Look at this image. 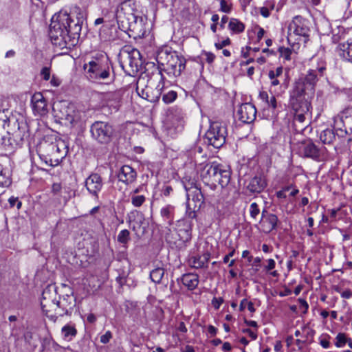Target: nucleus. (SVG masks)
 Masks as SVG:
<instances>
[{
    "instance_id": "obj_8",
    "label": "nucleus",
    "mask_w": 352,
    "mask_h": 352,
    "mask_svg": "<svg viewBox=\"0 0 352 352\" xmlns=\"http://www.w3.org/2000/svg\"><path fill=\"white\" fill-rule=\"evenodd\" d=\"M175 234L178 236V239H175L173 234H166V241L179 248L184 247L186 243L188 242L191 239L190 223L184 220L178 221Z\"/></svg>"
},
{
    "instance_id": "obj_21",
    "label": "nucleus",
    "mask_w": 352,
    "mask_h": 352,
    "mask_svg": "<svg viewBox=\"0 0 352 352\" xmlns=\"http://www.w3.org/2000/svg\"><path fill=\"white\" fill-rule=\"evenodd\" d=\"M136 176V171L128 165L122 166L118 174L119 181L126 184L132 183L135 179Z\"/></svg>"
},
{
    "instance_id": "obj_12",
    "label": "nucleus",
    "mask_w": 352,
    "mask_h": 352,
    "mask_svg": "<svg viewBox=\"0 0 352 352\" xmlns=\"http://www.w3.org/2000/svg\"><path fill=\"white\" fill-rule=\"evenodd\" d=\"M120 66H142L143 61L139 50L135 48L123 49L118 55Z\"/></svg>"
},
{
    "instance_id": "obj_47",
    "label": "nucleus",
    "mask_w": 352,
    "mask_h": 352,
    "mask_svg": "<svg viewBox=\"0 0 352 352\" xmlns=\"http://www.w3.org/2000/svg\"><path fill=\"white\" fill-rule=\"evenodd\" d=\"M232 10V5L226 0H220V10L225 13H230Z\"/></svg>"
},
{
    "instance_id": "obj_35",
    "label": "nucleus",
    "mask_w": 352,
    "mask_h": 352,
    "mask_svg": "<svg viewBox=\"0 0 352 352\" xmlns=\"http://www.w3.org/2000/svg\"><path fill=\"white\" fill-rule=\"evenodd\" d=\"M11 184L8 170L4 169L0 164V186L7 187Z\"/></svg>"
},
{
    "instance_id": "obj_49",
    "label": "nucleus",
    "mask_w": 352,
    "mask_h": 352,
    "mask_svg": "<svg viewBox=\"0 0 352 352\" xmlns=\"http://www.w3.org/2000/svg\"><path fill=\"white\" fill-rule=\"evenodd\" d=\"M265 263L266 264L264 265V269L267 272H270L275 268L276 262L274 259H267L265 260Z\"/></svg>"
},
{
    "instance_id": "obj_4",
    "label": "nucleus",
    "mask_w": 352,
    "mask_h": 352,
    "mask_svg": "<svg viewBox=\"0 0 352 352\" xmlns=\"http://www.w3.org/2000/svg\"><path fill=\"white\" fill-rule=\"evenodd\" d=\"M310 32L309 21L300 16L293 18L288 26L287 41L294 50L299 49L302 43H305Z\"/></svg>"
},
{
    "instance_id": "obj_61",
    "label": "nucleus",
    "mask_w": 352,
    "mask_h": 352,
    "mask_svg": "<svg viewBox=\"0 0 352 352\" xmlns=\"http://www.w3.org/2000/svg\"><path fill=\"white\" fill-rule=\"evenodd\" d=\"M87 320L88 322L93 324L96 320V317L94 314H89L87 317Z\"/></svg>"
},
{
    "instance_id": "obj_7",
    "label": "nucleus",
    "mask_w": 352,
    "mask_h": 352,
    "mask_svg": "<svg viewBox=\"0 0 352 352\" xmlns=\"http://www.w3.org/2000/svg\"><path fill=\"white\" fill-rule=\"evenodd\" d=\"M227 129L225 124L213 122L205 134L206 142L216 148L221 147L226 142Z\"/></svg>"
},
{
    "instance_id": "obj_10",
    "label": "nucleus",
    "mask_w": 352,
    "mask_h": 352,
    "mask_svg": "<svg viewBox=\"0 0 352 352\" xmlns=\"http://www.w3.org/2000/svg\"><path fill=\"white\" fill-rule=\"evenodd\" d=\"M158 66H184L185 62L175 51L166 47L158 51L155 58Z\"/></svg>"
},
{
    "instance_id": "obj_1",
    "label": "nucleus",
    "mask_w": 352,
    "mask_h": 352,
    "mask_svg": "<svg viewBox=\"0 0 352 352\" xmlns=\"http://www.w3.org/2000/svg\"><path fill=\"white\" fill-rule=\"evenodd\" d=\"M84 14L79 8L72 12L60 10L51 20L49 34L55 45H74L80 33Z\"/></svg>"
},
{
    "instance_id": "obj_25",
    "label": "nucleus",
    "mask_w": 352,
    "mask_h": 352,
    "mask_svg": "<svg viewBox=\"0 0 352 352\" xmlns=\"http://www.w3.org/2000/svg\"><path fill=\"white\" fill-rule=\"evenodd\" d=\"M87 74L90 80L105 79L109 76V68L102 69V67H89Z\"/></svg>"
},
{
    "instance_id": "obj_55",
    "label": "nucleus",
    "mask_w": 352,
    "mask_h": 352,
    "mask_svg": "<svg viewBox=\"0 0 352 352\" xmlns=\"http://www.w3.org/2000/svg\"><path fill=\"white\" fill-rule=\"evenodd\" d=\"M223 302V300L221 298H214L212 300V305L215 309H219Z\"/></svg>"
},
{
    "instance_id": "obj_64",
    "label": "nucleus",
    "mask_w": 352,
    "mask_h": 352,
    "mask_svg": "<svg viewBox=\"0 0 352 352\" xmlns=\"http://www.w3.org/2000/svg\"><path fill=\"white\" fill-rule=\"evenodd\" d=\"M351 292L350 290L344 291L341 294V296L344 298L349 299L351 297Z\"/></svg>"
},
{
    "instance_id": "obj_20",
    "label": "nucleus",
    "mask_w": 352,
    "mask_h": 352,
    "mask_svg": "<svg viewBox=\"0 0 352 352\" xmlns=\"http://www.w3.org/2000/svg\"><path fill=\"white\" fill-rule=\"evenodd\" d=\"M52 302L62 309L63 312L58 313L60 316L67 315L76 305L75 298L72 295H65L60 300H52Z\"/></svg>"
},
{
    "instance_id": "obj_63",
    "label": "nucleus",
    "mask_w": 352,
    "mask_h": 352,
    "mask_svg": "<svg viewBox=\"0 0 352 352\" xmlns=\"http://www.w3.org/2000/svg\"><path fill=\"white\" fill-rule=\"evenodd\" d=\"M208 331L210 335L214 336L217 333V329L214 326L209 325L208 327Z\"/></svg>"
},
{
    "instance_id": "obj_46",
    "label": "nucleus",
    "mask_w": 352,
    "mask_h": 352,
    "mask_svg": "<svg viewBox=\"0 0 352 352\" xmlns=\"http://www.w3.org/2000/svg\"><path fill=\"white\" fill-rule=\"evenodd\" d=\"M249 211L250 217L254 219H256L260 213V209L258 204L256 202L252 203L250 206Z\"/></svg>"
},
{
    "instance_id": "obj_40",
    "label": "nucleus",
    "mask_w": 352,
    "mask_h": 352,
    "mask_svg": "<svg viewBox=\"0 0 352 352\" xmlns=\"http://www.w3.org/2000/svg\"><path fill=\"white\" fill-rule=\"evenodd\" d=\"M146 201V197L142 195H131V201L134 207H140Z\"/></svg>"
},
{
    "instance_id": "obj_16",
    "label": "nucleus",
    "mask_w": 352,
    "mask_h": 352,
    "mask_svg": "<svg viewBox=\"0 0 352 352\" xmlns=\"http://www.w3.org/2000/svg\"><path fill=\"white\" fill-rule=\"evenodd\" d=\"M231 172L230 168L221 164H218L217 173H215V179H214L211 188L214 189L217 184L221 188L228 185L230 181Z\"/></svg>"
},
{
    "instance_id": "obj_22",
    "label": "nucleus",
    "mask_w": 352,
    "mask_h": 352,
    "mask_svg": "<svg viewBox=\"0 0 352 352\" xmlns=\"http://www.w3.org/2000/svg\"><path fill=\"white\" fill-rule=\"evenodd\" d=\"M185 116L184 111L177 106L170 107L166 111L167 121L171 122L173 125L181 123Z\"/></svg>"
},
{
    "instance_id": "obj_9",
    "label": "nucleus",
    "mask_w": 352,
    "mask_h": 352,
    "mask_svg": "<svg viewBox=\"0 0 352 352\" xmlns=\"http://www.w3.org/2000/svg\"><path fill=\"white\" fill-rule=\"evenodd\" d=\"M91 137L100 144H107L114 133L113 126L107 122L96 121L90 127Z\"/></svg>"
},
{
    "instance_id": "obj_44",
    "label": "nucleus",
    "mask_w": 352,
    "mask_h": 352,
    "mask_svg": "<svg viewBox=\"0 0 352 352\" xmlns=\"http://www.w3.org/2000/svg\"><path fill=\"white\" fill-rule=\"evenodd\" d=\"M283 67H276V71L271 70L269 72V78L274 79V78H280L283 80H286L287 77L283 76Z\"/></svg>"
},
{
    "instance_id": "obj_5",
    "label": "nucleus",
    "mask_w": 352,
    "mask_h": 352,
    "mask_svg": "<svg viewBox=\"0 0 352 352\" xmlns=\"http://www.w3.org/2000/svg\"><path fill=\"white\" fill-rule=\"evenodd\" d=\"M53 111L54 116L64 122L65 124L76 126L85 122V112L76 109L74 104L67 101L55 102L53 105Z\"/></svg>"
},
{
    "instance_id": "obj_43",
    "label": "nucleus",
    "mask_w": 352,
    "mask_h": 352,
    "mask_svg": "<svg viewBox=\"0 0 352 352\" xmlns=\"http://www.w3.org/2000/svg\"><path fill=\"white\" fill-rule=\"evenodd\" d=\"M246 307L251 313H254L255 311L254 304L251 301H248V300L245 298L241 301L239 309L240 311H243Z\"/></svg>"
},
{
    "instance_id": "obj_56",
    "label": "nucleus",
    "mask_w": 352,
    "mask_h": 352,
    "mask_svg": "<svg viewBox=\"0 0 352 352\" xmlns=\"http://www.w3.org/2000/svg\"><path fill=\"white\" fill-rule=\"evenodd\" d=\"M263 6H265L271 12L274 9L275 2L274 0L266 1Z\"/></svg>"
},
{
    "instance_id": "obj_23",
    "label": "nucleus",
    "mask_w": 352,
    "mask_h": 352,
    "mask_svg": "<svg viewBox=\"0 0 352 352\" xmlns=\"http://www.w3.org/2000/svg\"><path fill=\"white\" fill-rule=\"evenodd\" d=\"M111 64L109 58L103 51H97L93 53L89 66H109Z\"/></svg>"
},
{
    "instance_id": "obj_60",
    "label": "nucleus",
    "mask_w": 352,
    "mask_h": 352,
    "mask_svg": "<svg viewBox=\"0 0 352 352\" xmlns=\"http://www.w3.org/2000/svg\"><path fill=\"white\" fill-rule=\"evenodd\" d=\"M276 195L278 199H285L287 197L286 191H285L283 189L277 191Z\"/></svg>"
},
{
    "instance_id": "obj_42",
    "label": "nucleus",
    "mask_w": 352,
    "mask_h": 352,
    "mask_svg": "<svg viewBox=\"0 0 352 352\" xmlns=\"http://www.w3.org/2000/svg\"><path fill=\"white\" fill-rule=\"evenodd\" d=\"M177 97V94L175 91H169L162 96V100L166 104H169L174 102Z\"/></svg>"
},
{
    "instance_id": "obj_13",
    "label": "nucleus",
    "mask_w": 352,
    "mask_h": 352,
    "mask_svg": "<svg viewBox=\"0 0 352 352\" xmlns=\"http://www.w3.org/2000/svg\"><path fill=\"white\" fill-rule=\"evenodd\" d=\"M334 126L336 130L344 132L346 134L352 133V108L344 109L340 114L334 118Z\"/></svg>"
},
{
    "instance_id": "obj_31",
    "label": "nucleus",
    "mask_w": 352,
    "mask_h": 352,
    "mask_svg": "<svg viewBox=\"0 0 352 352\" xmlns=\"http://www.w3.org/2000/svg\"><path fill=\"white\" fill-rule=\"evenodd\" d=\"M174 206L171 205H166V206L162 208L160 210L161 217L163 218L164 221L166 222V223L170 226L173 223L174 218Z\"/></svg>"
},
{
    "instance_id": "obj_6",
    "label": "nucleus",
    "mask_w": 352,
    "mask_h": 352,
    "mask_svg": "<svg viewBox=\"0 0 352 352\" xmlns=\"http://www.w3.org/2000/svg\"><path fill=\"white\" fill-rule=\"evenodd\" d=\"M113 18L116 19L118 23H124V19H126L130 26L133 25V23H134V30H138L142 35L145 34L144 25L146 19L142 16H136L133 13V8L130 0L124 1L118 6L113 14Z\"/></svg>"
},
{
    "instance_id": "obj_29",
    "label": "nucleus",
    "mask_w": 352,
    "mask_h": 352,
    "mask_svg": "<svg viewBox=\"0 0 352 352\" xmlns=\"http://www.w3.org/2000/svg\"><path fill=\"white\" fill-rule=\"evenodd\" d=\"M142 219V214L140 212L133 210L127 214L126 221L129 226L135 230L137 227H140Z\"/></svg>"
},
{
    "instance_id": "obj_38",
    "label": "nucleus",
    "mask_w": 352,
    "mask_h": 352,
    "mask_svg": "<svg viewBox=\"0 0 352 352\" xmlns=\"http://www.w3.org/2000/svg\"><path fill=\"white\" fill-rule=\"evenodd\" d=\"M292 50H290L288 47H280L279 48V54H280V58L283 60V62L285 60H289L293 58L292 56L296 53V50H294L293 47H292Z\"/></svg>"
},
{
    "instance_id": "obj_14",
    "label": "nucleus",
    "mask_w": 352,
    "mask_h": 352,
    "mask_svg": "<svg viewBox=\"0 0 352 352\" xmlns=\"http://www.w3.org/2000/svg\"><path fill=\"white\" fill-rule=\"evenodd\" d=\"M217 162H203L200 163L197 167V172L203 182L208 186H212L214 179H215V173L218 166Z\"/></svg>"
},
{
    "instance_id": "obj_11",
    "label": "nucleus",
    "mask_w": 352,
    "mask_h": 352,
    "mask_svg": "<svg viewBox=\"0 0 352 352\" xmlns=\"http://www.w3.org/2000/svg\"><path fill=\"white\" fill-rule=\"evenodd\" d=\"M184 188L186 191V197L188 208H191V205H193L194 209H200L204 203V197L202 192L194 182V181L186 183L183 181Z\"/></svg>"
},
{
    "instance_id": "obj_26",
    "label": "nucleus",
    "mask_w": 352,
    "mask_h": 352,
    "mask_svg": "<svg viewBox=\"0 0 352 352\" xmlns=\"http://www.w3.org/2000/svg\"><path fill=\"white\" fill-rule=\"evenodd\" d=\"M199 276L197 274H185L182 277L183 285L189 290L195 289L199 284Z\"/></svg>"
},
{
    "instance_id": "obj_50",
    "label": "nucleus",
    "mask_w": 352,
    "mask_h": 352,
    "mask_svg": "<svg viewBox=\"0 0 352 352\" xmlns=\"http://www.w3.org/2000/svg\"><path fill=\"white\" fill-rule=\"evenodd\" d=\"M330 338V336L327 334L323 335L320 338V344L324 349H328L330 346V342L329 341V339Z\"/></svg>"
},
{
    "instance_id": "obj_39",
    "label": "nucleus",
    "mask_w": 352,
    "mask_h": 352,
    "mask_svg": "<svg viewBox=\"0 0 352 352\" xmlns=\"http://www.w3.org/2000/svg\"><path fill=\"white\" fill-rule=\"evenodd\" d=\"M130 241V232L128 230L124 229L121 230L118 235V241L126 247L128 242Z\"/></svg>"
},
{
    "instance_id": "obj_27",
    "label": "nucleus",
    "mask_w": 352,
    "mask_h": 352,
    "mask_svg": "<svg viewBox=\"0 0 352 352\" xmlns=\"http://www.w3.org/2000/svg\"><path fill=\"white\" fill-rule=\"evenodd\" d=\"M303 155L307 157L318 160L320 156V151L313 142H309L304 145Z\"/></svg>"
},
{
    "instance_id": "obj_57",
    "label": "nucleus",
    "mask_w": 352,
    "mask_h": 352,
    "mask_svg": "<svg viewBox=\"0 0 352 352\" xmlns=\"http://www.w3.org/2000/svg\"><path fill=\"white\" fill-rule=\"evenodd\" d=\"M260 13L263 17L267 18L270 16L271 12L265 6H263L260 9Z\"/></svg>"
},
{
    "instance_id": "obj_54",
    "label": "nucleus",
    "mask_w": 352,
    "mask_h": 352,
    "mask_svg": "<svg viewBox=\"0 0 352 352\" xmlns=\"http://www.w3.org/2000/svg\"><path fill=\"white\" fill-rule=\"evenodd\" d=\"M41 75L45 80H48L50 78V67H43Z\"/></svg>"
},
{
    "instance_id": "obj_45",
    "label": "nucleus",
    "mask_w": 352,
    "mask_h": 352,
    "mask_svg": "<svg viewBox=\"0 0 352 352\" xmlns=\"http://www.w3.org/2000/svg\"><path fill=\"white\" fill-rule=\"evenodd\" d=\"M346 343V338L344 333H339L336 337L335 345L338 347H343Z\"/></svg>"
},
{
    "instance_id": "obj_51",
    "label": "nucleus",
    "mask_w": 352,
    "mask_h": 352,
    "mask_svg": "<svg viewBox=\"0 0 352 352\" xmlns=\"http://www.w3.org/2000/svg\"><path fill=\"white\" fill-rule=\"evenodd\" d=\"M299 309L303 314H306L309 309V305L307 302L303 298H298Z\"/></svg>"
},
{
    "instance_id": "obj_33",
    "label": "nucleus",
    "mask_w": 352,
    "mask_h": 352,
    "mask_svg": "<svg viewBox=\"0 0 352 352\" xmlns=\"http://www.w3.org/2000/svg\"><path fill=\"white\" fill-rule=\"evenodd\" d=\"M320 139L325 144H331L336 139V135L332 129H325L320 135Z\"/></svg>"
},
{
    "instance_id": "obj_36",
    "label": "nucleus",
    "mask_w": 352,
    "mask_h": 352,
    "mask_svg": "<svg viewBox=\"0 0 352 352\" xmlns=\"http://www.w3.org/2000/svg\"><path fill=\"white\" fill-rule=\"evenodd\" d=\"M164 275V270L162 267H157L150 272V278L155 283H160Z\"/></svg>"
},
{
    "instance_id": "obj_34",
    "label": "nucleus",
    "mask_w": 352,
    "mask_h": 352,
    "mask_svg": "<svg viewBox=\"0 0 352 352\" xmlns=\"http://www.w3.org/2000/svg\"><path fill=\"white\" fill-rule=\"evenodd\" d=\"M342 47V52L340 55L344 60L352 63V39L347 41L346 47L345 44H343Z\"/></svg>"
},
{
    "instance_id": "obj_17",
    "label": "nucleus",
    "mask_w": 352,
    "mask_h": 352,
    "mask_svg": "<svg viewBox=\"0 0 352 352\" xmlns=\"http://www.w3.org/2000/svg\"><path fill=\"white\" fill-rule=\"evenodd\" d=\"M87 191L95 198H98V193L102 188L103 182L101 177L97 173L91 174L85 180Z\"/></svg>"
},
{
    "instance_id": "obj_37",
    "label": "nucleus",
    "mask_w": 352,
    "mask_h": 352,
    "mask_svg": "<svg viewBox=\"0 0 352 352\" xmlns=\"http://www.w3.org/2000/svg\"><path fill=\"white\" fill-rule=\"evenodd\" d=\"M259 97L263 101L265 102L269 107H271L274 109L276 108V100L274 95H271V96L269 97L266 91H261Z\"/></svg>"
},
{
    "instance_id": "obj_3",
    "label": "nucleus",
    "mask_w": 352,
    "mask_h": 352,
    "mask_svg": "<svg viewBox=\"0 0 352 352\" xmlns=\"http://www.w3.org/2000/svg\"><path fill=\"white\" fill-rule=\"evenodd\" d=\"M41 161L47 166H58L66 155L65 145L63 142L43 140L38 148Z\"/></svg>"
},
{
    "instance_id": "obj_62",
    "label": "nucleus",
    "mask_w": 352,
    "mask_h": 352,
    "mask_svg": "<svg viewBox=\"0 0 352 352\" xmlns=\"http://www.w3.org/2000/svg\"><path fill=\"white\" fill-rule=\"evenodd\" d=\"M7 120V117L3 111H0V125L3 126Z\"/></svg>"
},
{
    "instance_id": "obj_19",
    "label": "nucleus",
    "mask_w": 352,
    "mask_h": 352,
    "mask_svg": "<svg viewBox=\"0 0 352 352\" xmlns=\"http://www.w3.org/2000/svg\"><path fill=\"white\" fill-rule=\"evenodd\" d=\"M31 103L32 111L35 116H43L47 113V102L41 93H35L32 96Z\"/></svg>"
},
{
    "instance_id": "obj_48",
    "label": "nucleus",
    "mask_w": 352,
    "mask_h": 352,
    "mask_svg": "<svg viewBox=\"0 0 352 352\" xmlns=\"http://www.w3.org/2000/svg\"><path fill=\"white\" fill-rule=\"evenodd\" d=\"M43 300L41 301V307H42V309L43 311H46L47 310L45 309V307L47 306V304L45 303V301L47 300V299H50V291L49 289H45L43 292Z\"/></svg>"
},
{
    "instance_id": "obj_2",
    "label": "nucleus",
    "mask_w": 352,
    "mask_h": 352,
    "mask_svg": "<svg viewBox=\"0 0 352 352\" xmlns=\"http://www.w3.org/2000/svg\"><path fill=\"white\" fill-rule=\"evenodd\" d=\"M317 70L309 69L307 74L296 82L290 94V105L295 111L294 122L302 124L310 115L311 100L314 96Z\"/></svg>"
},
{
    "instance_id": "obj_28",
    "label": "nucleus",
    "mask_w": 352,
    "mask_h": 352,
    "mask_svg": "<svg viewBox=\"0 0 352 352\" xmlns=\"http://www.w3.org/2000/svg\"><path fill=\"white\" fill-rule=\"evenodd\" d=\"M210 257V254L209 253H205L201 256H192L190 258V264L192 267L197 269L205 267L207 266Z\"/></svg>"
},
{
    "instance_id": "obj_41",
    "label": "nucleus",
    "mask_w": 352,
    "mask_h": 352,
    "mask_svg": "<svg viewBox=\"0 0 352 352\" xmlns=\"http://www.w3.org/2000/svg\"><path fill=\"white\" fill-rule=\"evenodd\" d=\"M163 88V83L159 82L155 89L154 90V96L152 97V98H148L147 100L152 102H157L160 100V98L162 94Z\"/></svg>"
},
{
    "instance_id": "obj_15",
    "label": "nucleus",
    "mask_w": 352,
    "mask_h": 352,
    "mask_svg": "<svg viewBox=\"0 0 352 352\" xmlns=\"http://www.w3.org/2000/svg\"><path fill=\"white\" fill-rule=\"evenodd\" d=\"M278 221V219L276 214L268 213L264 210L262 212L258 229L263 233L269 234L276 228Z\"/></svg>"
},
{
    "instance_id": "obj_18",
    "label": "nucleus",
    "mask_w": 352,
    "mask_h": 352,
    "mask_svg": "<svg viewBox=\"0 0 352 352\" xmlns=\"http://www.w3.org/2000/svg\"><path fill=\"white\" fill-rule=\"evenodd\" d=\"M256 108L251 103L242 104L237 110L239 119L244 123L252 122L256 118Z\"/></svg>"
},
{
    "instance_id": "obj_59",
    "label": "nucleus",
    "mask_w": 352,
    "mask_h": 352,
    "mask_svg": "<svg viewBox=\"0 0 352 352\" xmlns=\"http://www.w3.org/2000/svg\"><path fill=\"white\" fill-rule=\"evenodd\" d=\"M173 191V188L170 186H166L163 189V195L164 196H169Z\"/></svg>"
},
{
    "instance_id": "obj_53",
    "label": "nucleus",
    "mask_w": 352,
    "mask_h": 352,
    "mask_svg": "<svg viewBox=\"0 0 352 352\" xmlns=\"http://www.w3.org/2000/svg\"><path fill=\"white\" fill-rule=\"evenodd\" d=\"M199 209H194L193 205H191V208H188V203H186V216L190 219H194L196 217L195 212Z\"/></svg>"
},
{
    "instance_id": "obj_52",
    "label": "nucleus",
    "mask_w": 352,
    "mask_h": 352,
    "mask_svg": "<svg viewBox=\"0 0 352 352\" xmlns=\"http://www.w3.org/2000/svg\"><path fill=\"white\" fill-rule=\"evenodd\" d=\"M112 338V333L110 331H106V333L100 336V342L102 344H107Z\"/></svg>"
},
{
    "instance_id": "obj_30",
    "label": "nucleus",
    "mask_w": 352,
    "mask_h": 352,
    "mask_svg": "<svg viewBox=\"0 0 352 352\" xmlns=\"http://www.w3.org/2000/svg\"><path fill=\"white\" fill-rule=\"evenodd\" d=\"M61 334L66 341H72L77 335V330L74 324H67L61 329Z\"/></svg>"
},
{
    "instance_id": "obj_58",
    "label": "nucleus",
    "mask_w": 352,
    "mask_h": 352,
    "mask_svg": "<svg viewBox=\"0 0 352 352\" xmlns=\"http://www.w3.org/2000/svg\"><path fill=\"white\" fill-rule=\"evenodd\" d=\"M229 43H230V40L226 39V40L222 41L221 42L216 43L215 47H217V49L219 50V49H222L223 47L228 45Z\"/></svg>"
},
{
    "instance_id": "obj_24",
    "label": "nucleus",
    "mask_w": 352,
    "mask_h": 352,
    "mask_svg": "<svg viewBox=\"0 0 352 352\" xmlns=\"http://www.w3.org/2000/svg\"><path fill=\"white\" fill-rule=\"evenodd\" d=\"M267 186L266 181L261 176H255L250 182L248 185V190L252 193L261 192Z\"/></svg>"
},
{
    "instance_id": "obj_32",
    "label": "nucleus",
    "mask_w": 352,
    "mask_h": 352,
    "mask_svg": "<svg viewBox=\"0 0 352 352\" xmlns=\"http://www.w3.org/2000/svg\"><path fill=\"white\" fill-rule=\"evenodd\" d=\"M228 28L232 34H239L244 31L245 25L238 19L232 18L228 23Z\"/></svg>"
}]
</instances>
